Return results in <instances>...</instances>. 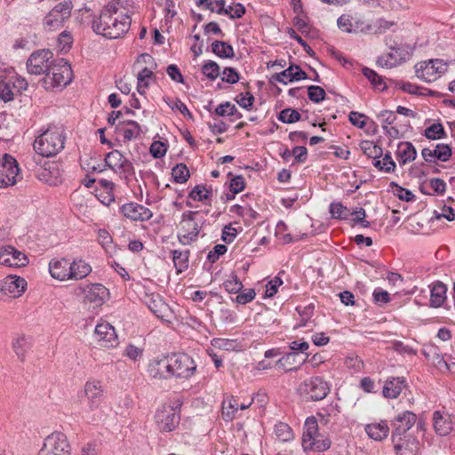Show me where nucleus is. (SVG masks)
<instances>
[{
    "label": "nucleus",
    "mask_w": 455,
    "mask_h": 455,
    "mask_svg": "<svg viewBox=\"0 0 455 455\" xmlns=\"http://www.w3.org/2000/svg\"><path fill=\"white\" fill-rule=\"evenodd\" d=\"M130 0H113L100 12L98 18L92 21V29L108 39H116L125 35L132 24V18L122 8Z\"/></svg>",
    "instance_id": "1"
},
{
    "label": "nucleus",
    "mask_w": 455,
    "mask_h": 455,
    "mask_svg": "<svg viewBox=\"0 0 455 455\" xmlns=\"http://www.w3.org/2000/svg\"><path fill=\"white\" fill-rule=\"evenodd\" d=\"M66 140L67 134L63 125L48 124L37 132L33 148L40 156L53 157L64 149Z\"/></svg>",
    "instance_id": "2"
},
{
    "label": "nucleus",
    "mask_w": 455,
    "mask_h": 455,
    "mask_svg": "<svg viewBox=\"0 0 455 455\" xmlns=\"http://www.w3.org/2000/svg\"><path fill=\"white\" fill-rule=\"evenodd\" d=\"M206 219L199 212L187 211L181 215L178 241L182 245H189L197 241Z\"/></svg>",
    "instance_id": "3"
},
{
    "label": "nucleus",
    "mask_w": 455,
    "mask_h": 455,
    "mask_svg": "<svg viewBox=\"0 0 455 455\" xmlns=\"http://www.w3.org/2000/svg\"><path fill=\"white\" fill-rule=\"evenodd\" d=\"M72 78L73 72L70 64L64 59H54L43 79V84L46 90H54L65 87L72 81Z\"/></svg>",
    "instance_id": "4"
},
{
    "label": "nucleus",
    "mask_w": 455,
    "mask_h": 455,
    "mask_svg": "<svg viewBox=\"0 0 455 455\" xmlns=\"http://www.w3.org/2000/svg\"><path fill=\"white\" fill-rule=\"evenodd\" d=\"M84 395L86 399V410L88 413H93L92 421L100 419L102 411L101 403L104 400V389L101 382L97 379H89L85 382L84 389L78 393V396Z\"/></svg>",
    "instance_id": "5"
},
{
    "label": "nucleus",
    "mask_w": 455,
    "mask_h": 455,
    "mask_svg": "<svg viewBox=\"0 0 455 455\" xmlns=\"http://www.w3.org/2000/svg\"><path fill=\"white\" fill-rule=\"evenodd\" d=\"M451 61L442 59H430L418 62L414 66L415 74L418 78L426 83H432L444 75Z\"/></svg>",
    "instance_id": "6"
},
{
    "label": "nucleus",
    "mask_w": 455,
    "mask_h": 455,
    "mask_svg": "<svg viewBox=\"0 0 455 455\" xmlns=\"http://www.w3.org/2000/svg\"><path fill=\"white\" fill-rule=\"evenodd\" d=\"M170 362L172 379L188 380L196 371L197 365L195 360L187 353H170Z\"/></svg>",
    "instance_id": "7"
},
{
    "label": "nucleus",
    "mask_w": 455,
    "mask_h": 455,
    "mask_svg": "<svg viewBox=\"0 0 455 455\" xmlns=\"http://www.w3.org/2000/svg\"><path fill=\"white\" fill-rule=\"evenodd\" d=\"M331 385L323 377L314 376L305 379L299 387L301 395L309 401H320L330 393Z\"/></svg>",
    "instance_id": "8"
},
{
    "label": "nucleus",
    "mask_w": 455,
    "mask_h": 455,
    "mask_svg": "<svg viewBox=\"0 0 455 455\" xmlns=\"http://www.w3.org/2000/svg\"><path fill=\"white\" fill-rule=\"evenodd\" d=\"M70 1H63L57 4L44 17V26L49 30L60 28L69 20L72 11Z\"/></svg>",
    "instance_id": "9"
},
{
    "label": "nucleus",
    "mask_w": 455,
    "mask_h": 455,
    "mask_svg": "<svg viewBox=\"0 0 455 455\" xmlns=\"http://www.w3.org/2000/svg\"><path fill=\"white\" fill-rule=\"evenodd\" d=\"M412 49L409 44L390 47V52L378 57L376 64L384 68H392L409 60Z\"/></svg>",
    "instance_id": "10"
},
{
    "label": "nucleus",
    "mask_w": 455,
    "mask_h": 455,
    "mask_svg": "<svg viewBox=\"0 0 455 455\" xmlns=\"http://www.w3.org/2000/svg\"><path fill=\"white\" fill-rule=\"evenodd\" d=\"M148 376L156 380L172 379L170 353L162 354L149 360L147 366Z\"/></svg>",
    "instance_id": "11"
},
{
    "label": "nucleus",
    "mask_w": 455,
    "mask_h": 455,
    "mask_svg": "<svg viewBox=\"0 0 455 455\" xmlns=\"http://www.w3.org/2000/svg\"><path fill=\"white\" fill-rule=\"evenodd\" d=\"M54 59V55L50 50L36 51L31 53L27 60V70L31 75L45 76Z\"/></svg>",
    "instance_id": "12"
},
{
    "label": "nucleus",
    "mask_w": 455,
    "mask_h": 455,
    "mask_svg": "<svg viewBox=\"0 0 455 455\" xmlns=\"http://www.w3.org/2000/svg\"><path fill=\"white\" fill-rule=\"evenodd\" d=\"M84 303L96 311L108 299L109 291L101 283H90L83 288Z\"/></svg>",
    "instance_id": "13"
},
{
    "label": "nucleus",
    "mask_w": 455,
    "mask_h": 455,
    "mask_svg": "<svg viewBox=\"0 0 455 455\" xmlns=\"http://www.w3.org/2000/svg\"><path fill=\"white\" fill-rule=\"evenodd\" d=\"M180 416L176 408L163 406L155 414V422L159 431L172 432L179 425Z\"/></svg>",
    "instance_id": "14"
},
{
    "label": "nucleus",
    "mask_w": 455,
    "mask_h": 455,
    "mask_svg": "<svg viewBox=\"0 0 455 455\" xmlns=\"http://www.w3.org/2000/svg\"><path fill=\"white\" fill-rule=\"evenodd\" d=\"M20 168L16 159L4 154L0 160V188L13 186L17 182Z\"/></svg>",
    "instance_id": "15"
},
{
    "label": "nucleus",
    "mask_w": 455,
    "mask_h": 455,
    "mask_svg": "<svg viewBox=\"0 0 455 455\" xmlns=\"http://www.w3.org/2000/svg\"><path fill=\"white\" fill-rule=\"evenodd\" d=\"M53 455H70L71 448L66 435L62 432H53L49 435L41 448Z\"/></svg>",
    "instance_id": "16"
},
{
    "label": "nucleus",
    "mask_w": 455,
    "mask_h": 455,
    "mask_svg": "<svg viewBox=\"0 0 455 455\" xmlns=\"http://www.w3.org/2000/svg\"><path fill=\"white\" fill-rule=\"evenodd\" d=\"M417 415L410 411H404L397 414L392 420V441L396 442V439L402 441V437L406 432L411 428L416 423Z\"/></svg>",
    "instance_id": "17"
},
{
    "label": "nucleus",
    "mask_w": 455,
    "mask_h": 455,
    "mask_svg": "<svg viewBox=\"0 0 455 455\" xmlns=\"http://www.w3.org/2000/svg\"><path fill=\"white\" fill-rule=\"evenodd\" d=\"M338 28L348 34H367L368 22L358 15L345 13L337 20Z\"/></svg>",
    "instance_id": "18"
},
{
    "label": "nucleus",
    "mask_w": 455,
    "mask_h": 455,
    "mask_svg": "<svg viewBox=\"0 0 455 455\" xmlns=\"http://www.w3.org/2000/svg\"><path fill=\"white\" fill-rule=\"evenodd\" d=\"M94 336L98 344L104 347H116L119 343L115 328L107 322L96 325Z\"/></svg>",
    "instance_id": "19"
},
{
    "label": "nucleus",
    "mask_w": 455,
    "mask_h": 455,
    "mask_svg": "<svg viewBox=\"0 0 455 455\" xmlns=\"http://www.w3.org/2000/svg\"><path fill=\"white\" fill-rule=\"evenodd\" d=\"M27 287V281L17 275H9L0 281V291L4 295L18 298L22 295Z\"/></svg>",
    "instance_id": "20"
},
{
    "label": "nucleus",
    "mask_w": 455,
    "mask_h": 455,
    "mask_svg": "<svg viewBox=\"0 0 455 455\" xmlns=\"http://www.w3.org/2000/svg\"><path fill=\"white\" fill-rule=\"evenodd\" d=\"M120 212L127 219L133 221H147L153 216L152 212L146 206L131 202L120 207Z\"/></svg>",
    "instance_id": "21"
},
{
    "label": "nucleus",
    "mask_w": 455,
    "mask_h": 455,
    "mask_svg": "<svg viewBox=\"0 0 455 455\" xmlns=\"http://www.w3.org/2000/svg\"><path fill=\"white\" fill-rule=\"evenodd\" d=\"M28 263V257L12 246H7L0 252V264L6 267H20Z\"/></svg>",
    "instance_id": "22"
},
{
    "label": "nucleus",
    "mask_w": 455,
    "mask_h": 455,
    "mask_svg": "<svg viewBox=\"0 0 455 455\" xmlns=\"http://www.w3.org/2000/svg\"><path fill=\"white\" fill-rule=\"evenodd\" d=\"M48 268L52 278L61 282L70 280V261L66 258L51 259Z\"/></svg>",
    "instance_id": "23"
},
{
    "label": "nucleus",
    "mask_w": 455,
    "mask_h": 455,
    "mask_svg": "<svg viewBox=\"0 0 455 455\" xmlns=\"http://www.w3.org/2000/svg\"><path fill=\"white\" fill-rule=\"evenodd\" d=\"M451 153V148L444 143L437 144L435 149L425 148L421 150V156L427 163H435L436 160L447 162Z\"/></svg>",
    "instance_id": "24"
},
{
    "label": "nucleus",
    "mask_w": 455,
    "mask_h": 455,
    "mask_svg": "<svg viewBox=\"0 0 455 455\" xmlns=\"http://www.w3.org/2000/svg\"><path fill=\"white\" fill-rule=\"evenodd\" d=\"M406 387V379L404 377H390L385 381L382 395L387 399L397 398L403 388Z\"/></svg>",
    "instance_id": "25"
},
{
    "label": "nucleus",
    "mask_w": 455,
    "mask_h": 455,
    "mask_svg": "<svg viewBox=\"0 0 455 455\" xmlns=\"http://www.w3.org/2000/svg\"><path fill=\"white\" fill-rule=\"evenodd\" d=\"M38 177L45 183L51 186H56L62 181V171L59 164L55 162L48 163L38 173Z\"/></svg>",
    "instance_id": "26"
},
{
    "label": "nucleus",
    "mask_w": 455,
    "mask_h": 455,
    "mask_svg": "<svg viewBox=\"0 0 455 455\" xmlns=\"http://www.w3.org/2000/svg\"><path fill=\"white\" fill-rule=\"evenodd\" d=\"M273 78L278 83L287 84L289 82L305 80L307 75L298 65H291L282 72L274 75Z\"/></svg>",
    "instance_id": "27"
},
{
    "label": "nucleus",
    "mask_w": 455,
    "mask_h": 455,
    "mask_svg": "<svg viewBox=\"0 0 455 455\" xmlns=\"http://www.w3.org/2000/svg\"><path fill=\"white\" fill-rule=\"evenodd\" d=\"M429 307L438 308L443 306L447 299V286L441 281H435L429 285Z\"/></svg>",
    "instance_id": "28"
},
{
    "label": "nucleus",
    "mask_w": 455,
    "mask_h": 455,
    "mask_svg": "<svg viewBox=\"0 0 455 455\" xmlns=\"http://www.w3.org/2000/svg\"><path fill=\"white\" fill-rule=\"evenodd\" d=\"M434 428L440 436L448 435L453 429V422L448 413L436 411L433 413Z\"/></svg>",
    "instance_id": "29"
},
{
    "label": "nucleus",
    "mask_w": 455,
    "mask_h": 455,
    "mask_svg": "<svg viewBox=\"0 0 455 455\" xmlns=\"http://www.w3.org/2000/svg\"><path fill=\"white\" fill-rule=\"evenodd\" d=\"M417 157V150L411 142L401 141L397 145L395 158L400 165H405L414 161Z\"/></svg>",
    "instance_id": "30"
},
{
    "label": "nucleus",
    "mask_w": 455,
    "mask_h": 455,
    "mask_svg": "<svg viewBox=\"0 0 455 455\" xmlns=\"http://www.w3.org/2000/svg\"><path fill=\"white\" fill-rule=\"evenodd\" d=\"M116 130L123 135L124 141L137 139L142 132V127L133 120L119 122Z\"/></svg>",
    "instance_id": "31"
},
{
    "label": "nucleus",
    "mask_w": 455,
    "mask_h": 455,
    "mask_svg": "<svg viewBox=\"0 0 455 455\" xmlns=\"http://www.w3.org/2000/svg\"><path fill=\"white\" fill-rule=\"evenodd\" d=\"M364 430L367 435L374 441H382L389 435V427L386 420L367 424Z\"/></svg>",
    "instance_id": "32"
},
{
    "label": "nucleus",
    "mask_w": 455,
    "mask_h": 455,
    "mask_svg": "<svg viewBox=\"0 0 455 455\" xmlns=\"http://www.w3.org/2000/svg\"><path fill=\"white\" fill-rule=\"evenodd\" d=\"M92 270L89 263L81 258H76L70 262V280H82L89 275Z\"/></svg>",
    "instance_id": "33"
},
{
    "label": "nucleus",
    "mask_w": 455,
    "mask_h": 455,
    "mask_svg": "<svg viewBox=\"0 0 455 455\" xmlns=\"http://www.w3.org/2000/svg\"><path fill=\"white\" fill-rule=\"evenodd\" d=\"M15 92L12 91L8 69L0 71V100L4 103L12 101Z\"/></svg>",
    "instance_id": "34"
},
{
    "label": "nucleus",
    "mask_w": 455,
    "mask_h": 455,
    "mask_svg": "<svg viewBox=\"0 0 455 455\" xmlns=\"http://www.w3.org/2000/svg\"><path fill=\"white\" fill-rule=\"evenodd\" d=\"M394 443V448L396 455H416L419 451V442L415 438L399 441Z\"/></svg>",
    "instance_id": "35"
},
{
    "label": "nucleus",
    "mask_w": 455,
    "mask_h": 455,
    "mask_svg": "<svg viewBox=\"0 0 455 455\" xmlns=\"http://www.w3.org/2000/svg\"><path fill=\"white\" fill-rule=\"evenodd\" d=\"M315 437H320L317 420L314 416L307 417L303 428L302 446L311 442Z\"/></svg>",
    "instance_id": "36"
},
{
    "label": "nucleus",
    "mask_w": 455,
    "mask_h": 455,
    "mask_svg": "<svg viewBox=\"0 0 455 455\" xmlns=\"http://www.w3.org/2000/svg\"><path fill=\"white\" fill-rule=\"evenodd\" d=\"M172 261L178 274L186 271L189 266L190 251L188 250H173Z\"/></svg>",
    "instance_id": "37"
},
{
    "label": "nucleus",
    "mask_w": 455,
    "mask_h": 455,
    "mask_svg": "<svg viewBox=\"0 0 455 455\" xmlns=\"http://www.w3.org/2000/svg\"><path fill=\"white\" fill-rule=\"evenodd\" d=\"M378 119L382 124V127L385 130L386 133L391 137H395L398 134V130L393 126H389L393 124L396 119V116L393 111L383 110L378 115Z\"/></svg>",
    "instance_id": "38"
},
{
    "label": "nucleus",
    "mask_w": 455,
    "mask_h": 455,
    "mask_svg": "<svg viewBox=\"0 0 455 455\" xmlns=\"http://www.w3.org/2000/svg\"><path fill=\"white\" fill-rule=\"evenodd\" d=\"M239 410L238 400L229 396L222 402V417L226 421H232Z\"/></svg>",
    "instance_id": "39"
},
{
    "label": "nucleus",
    "mask_w": 455,
    "mask_h": 455,
    "mask_svg": "<svg viewBox=\"0 0 455 455\" xmlns=\"http://www.w3.org/2000/svg\"><path fill=\"white\" fill-rule=\"evenodd\" d=\"M298 356L296 352H287L276 361V366L285 371H297L300 367L299 363L295 366L298 363Z\"/></svg>",
    "instance_id": "40"
},
{
    "label": "nucleus",
    "mask_w": 455,
    "mask_h": 455,
    "mask_svg": "<svg viewBox=\"0 0 455 455\" xmlns=\"http://www.w3.org/2000/svg\"><path fill=\"white\" fill-rule=\"evenodd\" d=\"M362 73L368 79V81L371 83V84L375 90L384 92L387 89L384 78L381 76H379L375 70L368 67H363L362 68Z\"/></svg>",
    "instance_id": "41"
},
{
    "label": "nucleus",
    "mask_w": 455,
    "mask_h": 455,
    "mask_svg": "<svg viewBox=\"0 0 455 455\" xmlns=\"http://www.w3.org/2000/svg\"><path fill=\"white\" fill-rule=\"evenodd\" d=\"M212 51L221 59H231L235 56L233 46L224 41H214L212 44Z\"/></svg>",
    "instance_id": "42"
},
{
    "label": "nucleus",
    "mask_w": 455,
    "mask_h": 455,
    "mask_svg": "<svg viewBox=\"0 0 455 455\" xmlns=\"http://www.w3.org/2000/svg\"><path fill=\"white\" fill-rule=\"evenodd\" d=\"M395 23L394 21L387 20L383 18H379L371 23H368L367 34L380 35L390 30Z\"/></svg>",
    "instance_id": "43"
},
{
    "label": "nucleus",
    "mask_w": 455,
    "mask_h": 455,
    "mask_svg": "<svg viewBox=\"0 0 455 455\" xmlns=\"http://www.w3.org/2000/svg\"><path fill=\"white\" fill-rule=\"evenodd\" d=\"M382 156V159L378 158L376 161L372 162L374 167L377 168L379 171L384 172L386 173L394 172L396 164L391 156V153L387 151Z\"/></svg>",
    "instance_id": "44"
},
{
    "label": "nucleus",
    "mask_w": 455,
    "mask_h": 455,
    "mask_svg": "<svg viewBox=\"0 0 455 455\" xmlns=\"http://www.w3.org/2000/svg\"><path fill=\"white\" fill-rule=\"evenodd\" d=\"M361 149L369 158H372L373 162L383 156V149L380 146L371 140H363L360 144Z\"/></svg>",
    "instance_id": "45"
},
{
    "label": "nucleus",
    "mask_w": 455,
    "mask_h": 455,
    "mask_svg": "<svg viewBox=\"0 0 455 455\" xmlns=\"http://www.w3.org/2000/svg\"><path fill=\"white\" fill-rule=\"evenodd\" d=\"M331 440L328 437H323L320 435V437H315L311 442L305 444L303 448L305 451H324L331 447Z\"/></svg>",
    "instance_id": "46"
},
{
    "label": "nucleus",
    "mask_w": 455,
    "mask_h": 455,
    "mask_svg": "<svg viewBox=\"0 0 455 455\" xmlns=\"http://www.w3.org/2000/svg\"><path fill=\"white\" fill-rule=\"evenodd\" d=\"M12 347L17 356L23 361L27 351L30 348L29 339L25 336L16 338L12 342Z\"/></svg>",
    "instance_id": "47"
},
{
    "label": "nucleus",
    "mask_w": 455,
    "mask_h": 455,
    "mask_svg": "<svg viewBox=\"0 0 455 455\" xmlns=\"http://www.w3.org/2000/svg\"><path fill=\"white\" fill-rule=\"evenodd\" d=\"M329 212L332 218L339 220H348L351 216V211L341 203L333 202L329 206Z\"/></svg>",
    "instance_id": "48"
},
{
    "label": "nucleus",
    "mask_w": 455,
    "mask_h": 455,
    "mask_svg": "<svg viewBox=\"0 0 455 455\" xmlns=\"http://www.w3.org/2000/svg\"><path fill=\"white\" fill-rule=\"evenodd\" d=\"M124 159L125 157L123 156V154L119 150L115 149L107 154L104 161L106 166L109 167L115 172H117V168L120 167L123 160Z\"/></svg>",
    "instance_id": "49"
},
{
    "label": "nucleus",
    "mask_w": 455,
    "mask_h": 455,
    "mask_svg": "<svg viewBox=\"0 0 455 455\" xmlns=\"http://www.w3.org/2000/svg\"><path fill=\"white\" fill-rule=\"evenodd\" d=\"M8 75L11 80L12 91L15 93L17 92L20 94L22 92L28 89V83L24 77L19 76L10 69H8Z\"/></svg>",
    "instance_id": "50"
},
{
    "label": "nucleus",
    "mask_w": 455,
    "mask_h": 455,
    "mask_svg": "<svg viewBox=\"0 0 455 455\" xmlns=\"http://www.w3.org/2000/svg\"><path fill=\"white\" fill-rule=\"evenodd\" d=\"M202 73L210 80L213 81L220 75V68L217 62L208 60L202 66Z\"/></svg>",
    "instance_id": "51"
},
{
    "label": "nucleus",
    "mask_w": 455,
    "mask_h": 455,
    "mask_svg": "<svg viewBox=\"0 0 455 455\" xmlns=\"http://www.w3.org/2000/svg\"><path fill=\"white\" fill-rule=\"evenodd\" d=\"M277 119L283 124H293L301 119V115L298 110L287 108L279 112Z\"/></svg>",
    "instance_id": "52"
},
{
    "label": "nucleus",
    "mask_w": 455,
    "mask_h": 455,
    "mask_svg": "<svg viewBox=\"0 0 455 455\" xmlns=\"http://www.w3.org/2000/svg\"><path fill=\"white\" fill-rule=\"evenodd\" d=\"M424 136L428 140H440L446 137L443 126L440 123L433 124L424 131Z\"/></svg>",
    "instance_id": "53"
},
{
    "label": "nucleus",
    "mask_w": 455,
    "mask_h": 455,
    "mask_svg": "<svg viewBox=\"0 0 455 455\" xmlns=\"http://www.w3.org/2000/svg\"><path fill=\"white\" fill-rule=\"evenodd\" d=\"M275 434L282 442H288L293 438V432L290 426L283 422L275 425Z\"/></svg>",
    "instance_id": "54"
},
{
    "label": "nucleus",
    "mask_w": 455,
    "mask_h": 455,
    "mask_svg": "<svg viewBox=\"0 0 455 455\" xmlns=\"http://www.w3.org/2000/svg\"><path fill=\"white\" fill-rule=\"evenodd\" d=\"M212 345L219 349L225 351H234L239 347V343L235 339L214 338L212 340Z\"/></svg>",
    "instance_id": "55"
},
{
    "label": "nucleus",
    "mask_w": 455,
    "mask_h": 455,
    "mask_svg": "<svg viewBox=\"0 0 455 455\" xmlns=\"http://www.w3.org/2000/svg\"><path fill=\"white\" fill-rule=\"evenodd\" d=\"M173 180L177 183H185L189 178V171L185 164H179L172 170Z\"/></svg>",
    "instance_id": "56"
},
{
    "label": "nucleus",
    "mask_w": 455,
    "mask_h": 455,
    "mask_svg": "<svg viewBox=\"0 0 455 455\" xmlns=\"http://www.w3.org/2000/svg\"><path fill=\"white\" fill-rule=\"evenodd\" d=\"M212 194V189L203 185H196L189 193V197L194 201L204 202L208 199Z\"/></svg>",
    "instance_id": "57"
},
{
    "label": "nucleus",
    "mask_w": 455,
    "mask_h": 455,
    "mask_svg": "<svg viewBox=\"0 0 455 455\" xmlns=\"http://www.w3.org/2000/svg\"><path fill=\"white\" fill-rule=\"evenodd\" d=\"M395 87L411 95H423V87L410 82L397 81Z\"/></svg>",
    "instance_id": "58"
},
{
    "label": "nucleus",
    "mask_w": 455,
    "mask_h": 455,
    "mask_svg": "<svg viewBox=\"0 0 455 455\" xmlns=\"http://www.w3.org/2000/svg\"><path fill=\"white\" fill-rule=\"evenodd\" d=\"M223 287L228 293L236 294L242 291L243 285L237 275L232 274L230 278L223 283Z\"/></svg>",
    "instance_id": "59"
},
{
    "label": "nucleus",
    "mask_w": 455,
    "mask_h": 455,
    "mask_svg": "<svg viewBox=\"0 0 455 455\" xmlns=\"http://www.w3.org/2000/svg\"><path fill=\"white\" fill-rule=\"evenodd\" d=\"M390 187L395 188L393 190L394 195L396 196L400 200L411 202L415 199V196L411 190L399 186L397 183L392 181L390 183Z\"/></svg>",
    "instance_id": "60"
},
{
    "label": "nucleus",
    "mask_w": 455,
    "mask_h": 455,
    "mask_svg": "<svg viewBox=\"0 0 455 455\" xmlns=\"http://www.w3.org/2000/svg\"><path fill=\"white\" fill-rule=\"evenodd\" d=\"M308 99L314 103H320L325 99V91L318 85L307 86Z\"/></svg>",
    "instance_id": "61"
},
{
    "label": "nucleus",
    "mask_w": 455,
    "mask_h": 455,
    "mask_svg": "<svg viewBox=\"0 0 455 455\" xmlns=\"http://www.w3.org/2000/svg\"><path fill=\"white\" fill-rule=\"evenodd\" d=\"M164 101L172 109L179 110L184 116H188L189 118L193 117L191 112L188 110L186 104L182 102L180 99L167 98L166 100H164Z\"/></svg>",
    "instance_id": "62"
},
{
    "label": "nucleus",
    "mask_w": 455,
    "mask_h": 455,
    "mask_svg": "<svg viewBox=\"0 0 455 455\" xmlns=\"http://www.w3.org/2000/svg\"><path fill=\"white\" fill-rule=\"evenodd\" d=\"M310 345L303 339H297L289 343V348L291 352H296V355L303 354L305 356L309 353Z\"/></svg>",
    "instance_id": "63"
},
{
    "label": "nucleus",
    "mask_w": 455,
    "mask_h": 455,
    "mask_svg": "<svg viewBox=\"0 0 455 455\" xmlns=\"http://www.w3.org/2000/svg\"><path fill=\"white\" fill-rule=\"evenodd\" d=\"M236 113L237 108L229 101L223 102L215 108V115L219 116H230L235 115Z\"/></svg>",
    "instance_id": "64"
}]
</instances>
